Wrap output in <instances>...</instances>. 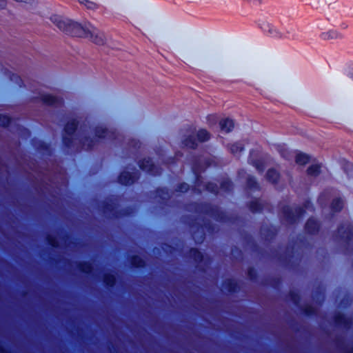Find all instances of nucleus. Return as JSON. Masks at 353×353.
I'll return each instance as SVG.
<instances>
[{"label": "nucleus", "mask_w": 353, "mask_h": 353, "mask_svg": "<svg viewBox=\"0 0 353 353\" xmlns=\"http://www.w3.org/2000/svg\"><path fill=\"white\" fill-rule=\"evenodd\" d=\"M51 21L59 30L68 34L88 39L98 45H102L104 43L103 34L89 23L83 26L57 15L52 16Z\"/></svg>", "instance_id": "obj_1"}, {"label": "nucleus", "mask_w": 353, "mask_h": 353, "mask_svg": "<svg viewBox=\"0 0 353 353\" xmlns=\"http://www.w3.org/2000/svg\"><path fill=\"white\" fill-rule=\"evenodd\" d=\"M213 162L214 160L210 157H199L192 160V169L196 176L194 191L197 193H201L203 190H208L210 192L218 194L220 191L228 192L232 189V183L228 179H223L220 182V187L216 183L210 182L205 184L203 182L200 174L205 168L211 165Z\"/></svg>", "instance_id": "obj_2"}, {"label": "nucleus", "mask_w": 353, "mask_h": 353, "mask_svg": "<svg viewBox=\"0 0 353 353\" xmlns=\"http://www.w3.org/2000/svg\"><path fill=\"white\" fill-rule=\"evenodd\" d=\"M119 134L114 130H110L107 128H103L102 126H97L95 128V137L90 139L88 137H84L78 140L79 145L81 149L86 150L92 149L96 144L97 141H99L102 139H107L110 140L118 139Z\"/></svg>", "instance_id": "obj_3"}, {"label": "nucleus", "mask_w": 353, "mask_h": 353, "mask_svg": "<svg viewBox=\"0 0 353 353\" xmlns=\"http://www.w3.org/2000/svg\"><path fill=\"white\" fill-rule=\"evenodd\" d=\"M314 208L309 201H306L303 207L292 208L285 206L282 209L283 219L288 223H296L305 212L306 210L313 211Z\"/></svg>", "instance_id": "obj_4"}, {"label": "nucleus", "mask_w": 353, "mask_h": 353, "mask_svg": "<svg viewBox=\"0 0 353 353\" xmlns=\"http://www.w3.org/2000/svg\"><path fill=\"white\" fill-rule=\"evenodd\" d=\"M78 122L73 119L68 121L65 128L64 132L63 134V143L68 147L70 148L76 145V141L77 139L75 138L74 132L77 128Z\"/></svg>", "instance_id": "obj_5"}, {"label": "nucleus", "mask_w": 353, "mask_h": 353, "mask_svg": "<svg viewBox=\"0 0 353 353\" xmlns=\"http://www.w3.org/2000/svg\"><path fill=\"white\" fill-rule=\"evenodd\" d=\"M210 138V134L205 129L199 130L196 136L194 134H189L186 139L183 141V145L185 147L194 149L197 146L196 141L204 142L207 141Z\"/></svg>", "instance_id": "obj_6"}, {"label": "nucleus", "mask_w": 353, "mask_h": 353, "mask_svg": "<svg viewBox=\"0 0 353 353\" xmlns=\"http://www.w3.org/2000/svg\"><path fill=\"white\" fill-rule=\"evenodd\" d=\"M337 236L345 244L350 246L353 239V225L348 221L343 223L339 228Z\"/></svg>", "instance_id": "obj_7"}, {"label": "nucleus", "mask_w": 353, "mask_h": 353, "mask_svg": "<svg viewBox=\"0 0 353 353\" xmlns=\"http://www.w3.org/2000/svg\"><path fill=\"white\" fill-rule=\"evenodd\" d=\"M10 81L12 82L14 87H19V88L36 85L34 79L28 74H12L10 76Z\"/></svg>", "instance_id": "obj_8"}, {"label": "nucleus", "mask_w": 353, "mask_h": 353, "mask_svg": "<svg viewBox=\"0 0 353 353\" xmlns=\"http://www.w3.org/2000/svg\"><path fill=\"white\" fill-rule=\"evenodd\" d=\"M139 167L141 170L156 176L161 174V168L153 163L150 159H144L142 161L139 162Z\"/></svg>", "instance_id": "obj_9"}, {"label": "nucleus", "mask_w": 353, "mask_h": 353, "mask_svg": "<svg viewBox=\"0 0 353 353\" xmlns=\"http://www.w3.org/2000/svg\"><path fill=\"white\" fill-rule=\"evenodd\" d=\"M202 212L209 216L219 221H224V214L217 208L212 207L209 205H204L202 207Z\"/></svg>", "instance_id": "obj_10"}, {"label": "nucleus", "mask_w": 353, "mask_h": 353, "mask_svg": "<svg viewBox=\"0 0 353 353\" xmlns=\"http://www.w3.org/2000/svg\"><path fill=\"white\" fill-rule=\"evenodd\" d=\"M139 178V173L137 171L129 172L124 171L121 172L119 176V182L123 185H131L134 183Z\"/></svg>", "instance_id": "obj_11"}, {"label": "nucleus", "mask_w": 353, "mask_h": 353, "mask_svg": "<svg viewBox=\"0 0 353 353\" xmlns=\"http://www.w3.org/2000/svg\"><path fill=\"white\" fill-rule=\"evenodd\" d=\"M319 37L322 41H330L333 40L341 39L342 34L336 29H329L321 32Z\"/></svg>", "instance_id": "obj_12"}, {"label": "nucleus", "mask_w": 353, "mask_h": 353, "mask_svg": "<svg viewBox=\"0 0 353 353\" xmlns=\"http://www.w3.org/2000/svg\"><path fill=\"white\" fill-rule=\"evenodd\" d=\"M41 100L44 104L54 107H61L63 104L62 99L50 94L43 96Z\"/></svg>", "instance_id": "obj_13"}, {"label": "nucleus", "mask_w": 353, "mask_h": 353, "mask_svg": "<svg viewBox=\"0 0 353 353\" xmlns=\"http://www.w3.org/2000/svg\"><path fill=\"white\" fill-rule=\"evenodd\" d=\"M334 322L336 325L342 326L345 329H348L351 327L352 321L343 314H337L334 316Z\"/></svg>", "instance_id": "obj_14"}, {"label": "nucleus", "mask_w": 353, "mask_h": 353, "mask_svg": "<svg viewBox=\"0 0 353 353\" xmlns=\"http://www.w3.org/2000/svg\"><path fill=\"white\" fill-rule=\"evenodd\" d=\"M319 222L313 218H310L307 220L305 224V230L310 234H315L319 230Z\"/></svg>", "instance_id": "obj_15"}, {"label": "nucleus", "mask_w": 353, "mask_h": 353, "mask_svg": "<svg viewBox=\"0 0 353 353\" xmlns=\"http://www.w3.org/2000/svg\"><path fill=\"white\" fill-rule=\"evenodd\" d=\"M221 130L225 132H230L234 128V121L229 119L225 118L219 122Z\"/></svg>", "instance_id": "obj_16"}, {"label": "nucleus", "mask_w": 353, "mask_h": 353, "mask_svg": "<svg viewBox=\"0 0 353 353\" xmlns=\"http://www.w3.org/2000/svg\"><path fill=\"white\" fill-rule=\"evenodd\" d=\"M264 205L261 199H255L250 202L249 208L252 212H259L263 210Z\"/></svg>", "instance_id": "obj_17"}, {"label": "nucleus", "mask_w": 353, "mask_h": 353, "mask_svg": "<svg viewBox=\"0 0 353 353\" xmlns=\"http://www.w3.org/2000/svg\"><path fill=\"white\" fill-rule=\"evenodd\" d=\"M223 288L230 292H234L237 290L238 285L236 281L232 279H226L223 284Z\"/></svg>", "instance_id": "obj_18"}, {"label": "nucleus", "mask_w": 353, "mask_h": 353, "mask_svg": "<svg viewBox=\"0 0 353 353\" xmlns=\"http://www.w3.org/2000/svg\"><path fill=\"white\" fill-rule=\"evenodd\" d=\"M244 144L241 141H238L232 145L230 148V152L234 155H238L243 150Z\"/></svg>", "instance_id": "obj_19"}, {"label": "nucleus", "mask_w": 353, "mask_h": 353, "mask_svg": "<svg viewBox=\"0 0 353 353\" xmlns=\"http://www.w3.org/2000/svg\"><path fill=\"white\" fill-rule=\"evenodd\" d=\"M267 180L272 183H275L279 178V174L274 169L268 170L266 174Z\"/></svg>", "instance_id": "obj_20"}, {"label": "nucleus", "mask_w": 353, "mask_h": 353, "mask_svg": "<svg viewBox=\"0 0 353 353\" xmlns=\"http://www.w3.org/2000/svg\"><path fill=\"white\" fill-rule=\"evenodd\" d=\"M310 156L305 153L300 152L296 156V163L299 165H305L310 161Z\"/></svg>", "instance_id": "obj_21"}, {"label": "nucleus", "mask_w": 353, "mask_h": 353, "mask_svg": "<svg viewBox=\"0 0 353 353\" xmlns=\"http://www.w3.org/2000/svg\"><path fill=\"white\" fill-rule=\"evenodd\" d=\"M343 201L341 199H334L331 204L332 211L334 212H339L343 208Z\"/></svg>", "instance_id": "obj_22"}, {"label": "nucleus", "mask_w": 353, "mask_h": 353, "mask_svg": "<svg viewBox=\"0 0 353 353\" xmlns=\"http://www.w3.org/2000/svg\"><path fill=\"white\" fill-rule=\"evenodd\" d=\"M78 269L84 273L90 274L92 272V265L89 262H83L78 264Z\"/></svg>", "instance_id": "obj_23"}, {"label": "nucleus", "mask_w": 353, "mask_h": 353, "mask_svg": "<svg viewBox=\"0 0 353 353\" xmlns=\"http://www.w3.org/2000/svg\"><path fill=\"white\" fill-rule=\"evenodd\" d=\"M247 188L250 190H256L259 188V183L255 179L250 175L247 178Z\"/></svg>", "instance_id": "obj_24"}, {"label": "nucleus", "mask_w": 353, "mask_h": 353, "mask_svg": "<svg viewBox=\"0 0 353 353\" xmlns=\"http://www.w3.org/2000/svg\"><path fill=\"white\" fill-rule=\"evenodd\" d=\"M156 197H159L161 200H162L163 202H164V201H167L168 200L170 199L171 196L168 190L162 189V190H157Z\"/></svg>", "instance_id": "obj_25"}, {"label": "nucleus", "mask_w": 353, "mask_h": 353, "mask_svg": "<svg viewBox=\"0 0 353 353\" xmlns=\"http://www.w3.org/2000/svg\"><path fill=\"white\" fill-rule=\"evenodd\" d=\"M131 264L137 268H143L145 265V262L139 256H133L130 259Z\"/></svg>", "instance_id": "obj_26"}, {"label": "nucleus", "mask_w": 353, "mask_h": 353, "mask_svg": "<svg viewBox=\"0 0 353 353\" xmlns=\"http://www.w3.org/2000/svg\"><path fill=\"white\" fill-rule=\"evenodd\" d=\"M190 256L196 262H200L203 259L201 252L195 248H192L189 252Z\"/></svg>", "instance_id": "obj_27"}, {"label": "nucleus", "mask_w": 353, "mask_h": 353, "mask_svg": "<svg viewBox=\"0 0 353 353\" xmlns=\"http://www.w3.org/2000/svg\"><path fill=\"white\" fill-rule=\"evenodd\" d=\"M320 168L319 164H313L307 168V173L309 176H316L320 173Z\"/></svg>", "instance_id": "obj_28"}, {"label": "nucleus", "mask_w": 353, "mask_h": 353, "mask_svg": "<svg viewBox=\"0 0 353 353\" xmlns=\"http://www.w3.org/2000/svg\"><path fill=\"white\" fill-rule=\"evenodd\" d=\"M103 282L105 285L109 286H114L116 279L114 275L111 274H105L103 275Z\"/></svg>", "instance_id": "obj_29"}, {"label": "nucleus", "mask_w": 353, "mask_h": 353, "mask_svg": "<svg viewBox=\"0 0 353 353\" xmlns=\"http://www.w3.org/2000/svg\"><path fill=\"white\" fill-rule=\"evenodd\" d=\"M79 3L84 5L87 8L94 10L98 8L97 3L88 0H78Z\"/></svg>", "instance_id": "obj_30"}, {"label": "nucleus", "mask_w": 353, "mask_h": 353, "mask_svg": "<svg viewBox=\"0 0 353 353\" xmlns=\"http://www.w3.org/2000/svg\"><path fill=\"white\" fill-rule=\"evenodd\" d=\"M11 123V118L7 115L0 114V125L6 127Z\"/></svg>", "instance_id": "obj_31"}, {"label": "nucleus", "mask_w": 353, "mask_h": 353, "mask_svg": "<svg viewBox=\"0 0 353 353\" xmlns=\"http://www.w3.org/2000/svg\"><path fill=\"white\" fill-rule=\"evenodd\" d=\"M46 241L50 245L54 248L59 247V242L56 237L52 235H48L46 237Z\"/></svg>", "instance_id": "obj_32"}, {"label": "nucleus", "mask_w": 353, "mask_h": 353, "mask_svg": "<svg viewBox=\"0 0 353 353\" xmlns=\"http://www.w3.org/2000/svg\"><path fill=\"white\" fill-rule=\"evenodd\" d=\"M252 165L256 168V169L259 172H262L265 169V165L261 160H256L252 162Z\"/></svg>", "instance_id": "obj_33"}, {"label": "nucleus", "mask_w": 353, "mask_h": 353, "mask_svg": "<svg viewBox=\"0 0 353 353\" xmlns=\"http://www.w3.org/2000/svg\"><path fill=\"white\" fill-rule=\"evenodd\" d=\"M345 70L347 75L353 80V63H347Z\"/></svg>", "instance_id": "obj_34"}, {"label": "nucleus", "mask_w": 353, "mask_h": 353, "mask_svg": "<svg viewBox=\"0 0 353 353\" xmlns=\"http://www.w3.org/2000/svg\"><path fill=\"white\" fill-rule=\"evenodd\" d=\"M188 189L189 185L185 183H182L178 186L176 192H185L188 190Z\"/></svg>", "instance_id": "obj_35"}, {"label": "nucleus", "mask_w": 353, "mask_h": 353, "mask_svg": "<svg viewBox=\"0 0 353 353\" xmlns=\"http://www.w3.org/2000/svg\"><path fill=\"white\" fill-rule=\"evenodd\" d=\"M194 241H196V243H201L203 241L204 239H205V236H204V233H203V230L202 229V234L201 235L198 237L196 236L195 234L194 235Z\"/></svg>", "instance_id": "obj_36"}, {"label": "nucleus", "mask_w": 353, "mask_h": 353, "mask_svg": "<svg viewBox=\"0 0 353 353\" xmlns=\"http://www.w3.org/2000/svg\"><path fill=\"white\" fill-rule=\"evenodd\" d=\"M208 120L209 121V123L210 125L213 124L214 123H216V120H217V117L216 115H209L208 117Z\"/></svg>", "instance_id": "obj_37"}, {"label": "nucleus", "mask_w": 353, "mask_h": 353, "mask_svg": "<svg viewBox=\"0 0 353 353\" xmlns=\"http://www.w3.org/2000/svg\"><path fill=\"white\" fill-rule=\"evenodd\" d=\"M305 312L308 314H312L314 312V308L311 306H307L305 308Z\"/></svg>", "instance_id": "obj_38"}, {"label": "nucleus", "mask_w": 353, "mask_h": 353, "mask_svg": "<svg viewBox=\"0 0 353 353\" xmlns=\"http://www.w3.org/2000/svg\"><path fill=\"white\" fill-rule=\"evenodd\" d=\"M352 168V163L347 162L345 165H344V170L345 171L348 173V171L350 170Z\"/></svg>", "instance_id": "obj_39"}, {"label": "nucleus", "mask_w": 353, "mask_h": 353, "mask_svg": "<svg viewBox=\"0 0 353 353\" xmlns=\"http://www.w3.org/2000/svg\"><path fill=\"white\" fill-rule=\"evenodd\" d=\"M325 192H323V193H322V194L320 195V196H319V202H320L321 204H323V203L324 202V201H325Z\"/></svg>", "instance_id": "obj_40"}, {"label": "nucleus", "mask_w": 353, "mask_h": 353, "mask_svg": "<svg viewBox=\"0 0 353 353\" xmlns=\"http://www.w3.org/2000/svg\"><path fill=\"white\" fill-rule=\"evenodd\" d=\"M179 153H176V154L175 157H174V158H172V159H170V161H169V162H166V164H170V163H174V161H175L176 159H179Z\"/></svg>", "instance_id": "obj_41"}, {"label": "nucleus", "mask_w": 353, "mask_h": 353, "mask_svg": "<svg viewBox=\"0 0 353 353\" xmlns=\"http://www.w3.org/2000/svg\"><path fill=\"white\" fill-rule=\"evenodd\" d=\"M6 0H0V8H3L6 6Z\"/></svg>", "instance_id": "obj_42"}, {"label": "nucleus", "mask_w": 353, "mask_h": 353, "mask_svg": "<svg viewBox=\"0 0 353 353\" xmlns=\"http://www.w3.org/2000/svg\"><path fill=\"white\" fill-rule=\"evenodd\" d=\"M139 145V143L137 142L136 141L134 140H132L131 143H130V145H132L133 147L136 148L137 145Z\"/></svg>", "instance_id": "obj_43"}, {"label": "nucleus", "mask_w": 353, "mask_h": 353, "mask_svg": "<svg viewBox=\"0 0 353 353\" xmlns=\"http://www.w3.org/2000/svg\"><path fill=\"white\" fill-rule=\"evenodd\" d=\"M245 174V172L244 171H240L239 172V177H243Z\"/></svg>", "instance_id": "obj_44"}, {"label": "nucleus", "mask_w": 353, "mask_h": 353, "mask_svg": "<svg viewBox=\"0 0 353 353\" xmlns=\"http://www.w3.org/2000/svg\"><path fill=\"white\" fill-rule=\"evenodd\" d=\"M293 299H294V303H297V300H296V299L295 297H294V298H293Z\"/></svg>", "instance_id": "obj_45"}, {"label": "nucleus", "mask_w": 353, "mask_h": 353, "mask_svg": "<svg viewBox=\"0 0 353 353\" xmlns=\"http://www.w3.org/2000/svg\"><path fill=\"white\" fill-rule=\"evenodd\" d=\"M251 272H252V269H250L248 271L249 274H251Z\"/></svg>", "instance_id": "obj_46"}, {"label": "nucleus", "mask_w": 353, "mask_h": 353, "mask_svg": "<svg viewBox=\"0 0 353 353\" xmlns=\"http://www.w3.org/2000/svg\"><path fill=\"white\" fill-rule=\"evenodd\" d=\"M350 353H353V352H352V351H351Z\"/></svg>", "instance_id": "obj_47"}]
</instances>
